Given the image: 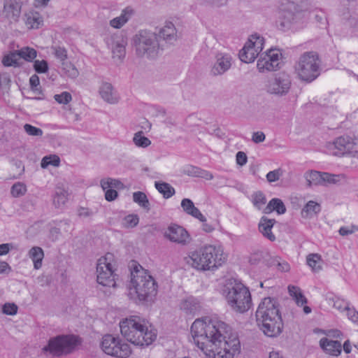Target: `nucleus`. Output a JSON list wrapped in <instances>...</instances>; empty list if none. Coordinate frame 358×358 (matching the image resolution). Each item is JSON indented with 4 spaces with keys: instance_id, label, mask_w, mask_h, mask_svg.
<instances>
[{
    "instance_id": "obj_34",
    "label": "nucleus",
    "mask_w": 358,
    "mask_h": 358,
    "mask_svg": "<svg viewBox=\"0 0 358 358\" xmlns=\"http://www.w3.org/2000/svg\"><path fill=\"white\" fill-rule=\"evenodd\" d=\"M155 188L161 193L164 198L169 199L176 193L174 188L169 183L165 182H155Z\"/></svg>"
},
{
    "instance_id": "obj_44",
    "label": "nucleus",
    "mask_w": 358,
    "mask_h": 358,
    "mask_svg": "<svg viewBox=\"0 0 358 358\" xmlns=\"http://www.w3.org/2000/svg\"><path fill=\"white\" fill-rule=\"evenodd\" d=\"M59 157L55 155H52L44 157L41 160V166L43 169H46L50 165L59 166Z\"/></svg>"
},
{
    "instance_id": "obj_20",
    "label": "nucleus",
    "mask_w": 358,
    "mask_h": 358,
    "mask_svg": "<svg viewBox=\"0 0 358 358\" xmlns=\"http://www.w3.org/2000/svg\"><path fill=\"white\" fill-rule=\"evenodd\" d=\"M101 98L107 103L115 104L118 102L119 97L113 85L109 83H103L99 87Z\"/></svg>"
},
{
    "instance_id": "obj_52",
    "label": "nucleus",
    "mask_w": 358,
    "mask_h": 358,
    "mask_svg": "<svg viewBox=\"0 0 358 358\" xmlns=\"http://www.w3.org/2000/svg\"><path fill=\"white\" fill-rule=\"evenodd\" d=\"M34 68L38 73H44L48 71V64L45 60H35Z\"/></svg>"
},
{
    "instance_id": "obj_63",
    "label": "nucleus",
    "mask_w": 358,
    "mask_h": 358,
    "mask_svg": "<svg viewBox=\"0 0 358 358\" xmlns=\"http://www.w3.org/2000/svg\"><path fill=\"white\" fill-rule=\"evenodd\" d=\"M264 257V253L262 251H258L251 255L250 257V262L252 264H257Z\"/></svg>"
},
{
    "instance_id": "obj_7",
    "label": "nucleus",
    "mask_w": 358,
    "mask_h": 358,
    "mask_svg": "<svg viewBox=\"0 0 358 358\" xmlns=\"http://www.w3.org/2000/svg\"><path fill=\"white\" fill-rule=\"evenodd\" d=\"M225 298L231 308L238 313L248 311L252 306L251 294L243 283L230 280L224 290Z\"/></svg>"
},
{
    "instance_id": "obj_59",
    "label": "nucleus",
    "mask_w": 358,
    "mask_h": 358,
    "mask_svg": "<svg viewBox=\"0 0 358 358\" xmlns=\"http://www.w3.org/2000/svg\"><path fill=\"white\" fill-rule=\"evenodd\" d=\"M358 230V227L356 226H351L350 228L346 227H342L340 228L338 232L341 236H348L357 231Z\"/></svg>"
},
{
    "instance_id": "obj_55",
    "label": "nucleus",
    "mask_w": 358,
    "mask_h": 358,
    "mask_svg": "<svg viewBox=\"0 0 358 358\" xmlns=\"http://www.w3.org/2000/svg\"><path fill=\"white\" fill-rule=\"evenodd\" d=\"M282 171L281 169H275L273 171H269L266 174V180L269 182H273L278 180L280 176L282 175Z\"/></svg>"
},
{
    "instance_id": "obj_46",
    "label": "nucleus",
    "mask_w": 358,
    "mask_h": 358,
    "mask_svg": "<svg viewBox=\"0 0 358 358\" xmlns=\"http://www.w3.org/2000/svg\"><path fill=\"white\" fill-rule=\"evenodd\" d=\"M339 175L322 172V181L321 186H326L329 184H336L339 181Z\"/></svg>"
},
{
    "instance_id": "obj_53",
    "label": "nucleus",
    "mask_w": 358,
    "mask_h": 358,
    "mask_svg": "<svg viewBox=\"0 0 358 358\" xmlns=\"http://www.w3.org/2000/svg\"><path fill=\"white\" fill-rule=\"evenodd\" d=\"M54 99L59 103L67 104L71 101L72 96L69 92H63L59 94H55Z\"/></svg>"
},
{
    "instance_id": "obj_8",
    "label": "nucleus",
    "mask_w": 358,
    "mask_h": 358,
    "mask_svg": "<svg viewBox=\"0 0 358 358\" xmlns=\"http://www.w3.org/2000/svg\"><path fill=\"white\" fill-rule=\"evenodd\" d=\"M295 70L299 78L310 83L320 73V60L318 54L310 51L301 55L295 66Z\"/></svg>"
},
{
    "instance_id": "obj_29",
    "label": "nucleus",
    "mask_w": 358,
    "mask_h": 358,
    "mask_svg": "<svg viewBox=\"0 0 358 358\" xmlns=\"http://www.w3.org/2000/svg\"><path fill=\"white\" fill-rule=\"evenodd\" d=\"M321 210L320 205L314 201H309L301 210V216L305 218L312 217Z\"/></svg>"
},
{
    "instance_id": "obj_21",
    "label": "nucleus",
    "mask_w": 358,
    "mask_h": 358,
    "mask_svg": "<svg viewBox=\"0 0 358 358\" xmlns=\"http://www.w3.org/2000/svg\"><path fill=\"white\" fill-rule=\"evenodd\" d=\"M321 348L327 354L332 356H338L342 351V345L340 341L329 340L322 338L320 341Z\"/></svg>"
},
{
    "instance_id": "obj_62",
    "label": "nucleus",
    "mask_w": 358,
    "mask_h": 358,
    "mask_svg": "<svg viewBox=\"0 0 358 358\" xmlns=\"http://www.w3.org/2000/svg\"><path fill=\"white\" fill-rule=\"evenodd\" d=\"M236 160L237 164L243 166L248 162V157L245 152L239 151L236 153Z\"/></svg>"
},
{
    "instance_id": "obj_36",
    "label": "nucleus",
    "mask_w": 358,
    "mask_h": 358,
    "mask_svg": "<svg viewBox=\"0 0 358 358\" xmlns=\"http://www.w3.org/2000/svg\"><path fill=\"white\" fill-rule=\"evenodd\" d=\"M100 185L103 190H106V189H122L124 187L123 183L117 180L111 178H107L101 179L100 181Z\"/></svg>"
},
{
    "instance_id": "obj_27",
    "label": "nucleus",
    "mask_w": 358,
    "mask_h": 358,
    "mask_svg": "<svg viewBox=\"0 0 358 358\" xmlns=\"http://www.w3.org/2000/svg\"><path fill=\"white\" fill-rule=\"evenodd\" d=\"M304 178L308 187L322 185V172L317 171H307L304 173Z\"/></svg>"
},
{
    "instance_id": "obj_25",
    "label": "nucleus",
    "mask_w": 358,
    "mask_h": 358,
    "mask_svg": "<svg viewBox=\"0 0 358 358\" xmlns=\"http://www.w3.org/2000/svg\"><path fill=\"white\" fill-rule=\"evenodd\" d=\"M273 211H276L279 215L284 214L286 212V207L281 199L278 198L272 199L263 209V212L265 214L271 213Z\"/></svg>"
},
{
    "instance_id": "obj_42",
    "label": "nucleus",
    "mask_w": 358,
    "mask_h": 358,
    "mask_svg": "<svg viewBox=\"0 0 358 358\" xmlns=\"http://www.w3.org/2000/svg\"><path fill=\"white\" fill-rule=\"evenodd\" d=\"M252 202L255 208L262 210L266 203V199L263 192H257L252 195Z\"/></svg>"
},
{
    "instance_id": "obj_17",
    "label": "nucleus",
    "mask_w": 358,
    "mask_h": 358,
    "mask_svg": "<svg viewBox=\"0 0 358 358\" xmlns=\"http://www.w3.org/2000/svg\"><path fill=\"white\" fill-rule=\"evenodd\" d=\"M107 44L112 50L113 57L120 59L124 57L127 38L122 34L117 33L111 35L107 40Z\"/></svg>"
},
{
    "instance_id": "obj_28",
    "label": "nucleus",
    "mask_w": 358,
    "mask_h": 358,
    "mask_svg": "<svg viewBox=\"0 0 358 358\" xmlns=\"http://www.w3.org/2000/svg\"><path fill=\"white\" fill-rule=\"evenodd\" d=\"M29 257L34 262L35 269H39L42 266V260L44 257L43 250L41 248L35 246L29 251Z\"/></svg>"
},
{
    "instance_id": "obj_38",
    "label": "nucleus",
    "mask_w": 358,
    "mask_h": 358,
    "mask_svg": "<svg viewBox=\"0 0 358 358\" xmlns=\"http://www.w3.org/2000/svg\"><path fill=\"white\" fill-rule=\"evenodd\" d=\"M62 71L64 75L71 78L75 79L79 75V71L76 67L71 62H64L62 64Z\"/></svg>"
},
{
    "instance_id": "obj_19",
    "label": "nucleus",
    "mask_w": 358,
    "mask_h": 358,
    "mask_svg": "<svg viewBox=\"0 0 358 358\" xmlns=\"http://www.w3.org/2000/svg\"><path fill=\"white\" fill-rule=\"evenodd\" d=\"M22 2L21 0H5L3 13L10 22H16L21 15Z\"/></svg>"
},
{
    "instance_id": "obj_3",
    "label": "nucleus",
    "mask_w": 358,
    "mask_h": 358,
    "mask_svg": "<svg viewBox=\"0 0 358 358\" xmlns=\"http://www.w3.org/2000/svg\"><path fill=\"white\" fill-rule=\"evenodd\" d=\"M257 325L268 337L280 334L283 324L276 300L271 297L264 298L256 311Z\"/></svg>"
},
{
    "instance_id": "obj_4",
    "label": "nucleus",
    "mask_w": 358,
    "mask_h": 358,
    "mask_svg": "<svg viewBox=\"0 0 358 358\" xmlns=\"http://www.w3.org/2000/svg\"><path fill=\"white\" fill-rule=\"evenodd\" d=\"M122 336L135 345L148 346L157 338L155 329H149L145 320L136 315L130 316L120 322Z\"/></svg>"
},
{
    "instance_id": "obj_49",
    "label": "nucleus",
    "mask_w": 358,
    "mask_h": 358,
    "mask_svg": "<svg viewBox=\"0 0 358 358\" xmlns=\"http://www.w3.org/2000/svg\"><path fill=\"white\" fill-rule=\"evenodd\" d=\"M139 222L137 215H129L126 216L122 222V224L126 228H133L136 227Z\"/></svg>"
},
{
    "instance_id": "obj_24",
    "label": "nucleus",
    "mask_w": 358,
    "mask_h": 358,
    "mask_svg": "<svg viewBox=\"0 0 358 358\" xmlns=\"http://www.w3.org/2000/svg\"><path fill=\"white\" fill-rule=\"evenodd\" d=\"M41 14L36 11H29L25 14V24L29 29H38L43 25Z\"/></svg>"
},
{
    "instance_id": "obj_47",
    "label": "nucleus",
    "mask_w": 358,
    "mask_h": 358,
    "mask_svg": "<svg viewBox=\"0 0 358 358\" xmlns=\"http://www.w3.org/2000/svg\"><path fill=\"white\" fill-rule=\"evenodd\" d=\"M26 192V185L24 183L20 182L15 183L10 189L12 195L15 197L22 196L25 194Z\"/></svg>"
},
{
    "instance_id": "obj_51",
    "label": "nucleus",
    "mask_w": 358,
    "mask_h": 358,
    "mask_svg": "<svg viewBox=\"0 0 358 358\" xmlns=\"http://www.w3.org/2000/svg\"><path fill=\"white\" fill-rule=\"evenodd\" d=\"M51 49L55 56L62 62H64V60L67 58L66 50L60 46H52Z\"/></svg>"
},
{
    "instance_id": "obj_10",
    "label": "nucleus",
    "mask_w": 358,
    "mask_h": 358,
    "mask_svg": "<svg viewBox=\"0 0 358 358\" xmlns=\"http://www.w3.org/2000/svg\"><path fill=\"white\" fill-rule=\"evenodd\" d=\"M304 17L301 7L294 1L287 0L282 5L280 13V26L281 29L290 28L301 22Z\"/></svg>"
},
{
    "instance_id": "obj_16",
    "label": "nucleus",
    "mask_w": 358,
    "mask_h": 358,
    "mask_svg": "<svg viewBox=\"0 0 358 358\" xmlns=\"http://www.w3.org/2000/svg\"><path fill=\"white\" fill-rule=\"evenodd\" d=\"M164 237L170 241L182 246L190 243L192 238L188 231L182 227L178 224H171L164 232Z\"/></svg>"
},
{
    "instance_id": "obj_41",
    "label": "nucleus",
    "mask_w": 358,
    "mask_h": 358,
    "mask_svg": "<svg viewBox=\"0 0 358 358\" xmlns=\"http://www.w3.org/2000/svg\"><path fill=\"white\" fill-rule=\"evenodd\" d=\"M133 142L137 147L147 148L151 144L150 140L143 136V131L136 132L133 138Z\"/></svg>"
},
{
    "instance_id": "obj_33",
    "label": "nucleus",
    "mask_w": 358,
    "mask_h": 358,
    "mask_svg": "<svg viewBox=\"0 0 358 358\" xmlns=\"http://www.w3.org/2000/svg\"><path fill=\"white\" fill-rule=\"evenodd\" d=\"M20 55L19 50L10 52L8 55H5L2 59V63L5 66H20Z\"/></svg>"
},
{
    "instance_id": "obj_23",
    "label": "nucleus",
    "mask_w": 358,
    "mask_h": 358,
    "mask_svg": "<svg viewBox=\"0 0 358 358\" xmlns=\"http://www.w3.org/2000/svg\"><path fill=\"white\" fill-rule=\"evenodd\" d=\"M260 54L261 53L258 52L252 46L246 42L244 47L239 52V58L243 62L251 63L255 61L257 56L259 57Z\"/></svg>"
},
{
    "instance_id": "obj_37",
    "label": "nucleus",
    "mask_w": 358,
    "mask_h": 358,
    "mask_svg": "<svg viewBox=\"0 0 358 358\" xmlns=\"http://www.w3.org/2000/svg\"><path fill=\"white\" fill-rule=\"evenodd\" d=\"M180 308L192 313L197 311L200 308V306L196 299L189 297L182 302Z\"/></svg>"
},
{
    "instance_id": "obj_12",
    "label": "nucleus",
    "mask_w": 358,
    "mask_h": 358,
    "mask_svg": "<svg viewBox=\"0 0 358 358\" xmlns=\"http://www.w3.org/2000/svg\"><path fill=\"white\" fill-rule=\"evenodd\" d=\"M101 345L102 350L106 354L113 357L127 358L131 353L129 344L110 334L103 336Z\"/></svg>"
},
{
    "instance_id": "obj_32",
    "label": "nucleus",
    "mask_w": 358,
    "mask_h": 358,
    "mask_svg": "<svg viewBox=\"0 0 358 358\" xmlns=\"http://www.w3.org/2000/svg\"><path fill=\"white\" fill-rule=\"evenodd\" d=\"M68 192L62 187L57 186L53 199V203L57 208L64 206L68 201Z\"/></svg>"
},
{
    "instance_id": "obj_5",
    "label": "nucleus",
    "mask_w": 358,
    "mask_h": 358,
    "mask_svg": "<svg viewBox=\"0 0 358 358\" xmlns=\"http://www.w3.org/2000/svg\"><path fill=\"white\" fill-rule=\"evenodd\" d=\"M226 261L220 248L208 245L189 252L187 262L198 271H210L217 268Z\"/></svg>"
},
{
    "instance_id": "obj_1",
    "label": "nucleus",
    "mask_w": 358,
    "mask_h": 358,
    "mask_svg": "<svg viewBox=\"0 0 358 358\" xmlns=\"http://www.w3.org/2000/svg\"><path fill=\"white\" fill-rule=\"evenodd\" d=\"M196 345L206 357L234 358L240 352V341L231 327L217 318L196 320L191 327Z\"/></svg>"
},
{
    "instance_id": "obj_14",
    "label": "nucleus",
    "mask_w": 358,
    "mask_h": 358,
    "mask_svg": "<svg viewBox=\"0 0 358 358\" xmlns=\"http://www.w3.org/2000/svg\"><path fill=\"white\" fill-rule=\"evenodd\" d=\"M282 53L278 49L270 48L259 55L257 68L260 73L277 71L280 69Z\"/></svg>"
},
{
    "instance_id": "obj_48",
    "label": "nucleus",
    "mask_w": 358,
    "mask_h": 358,
    "mask_svg": "<svg viewBox=\"0 0 358 358\" xmlns=\"http://www.w3.org/2000/svg\"><path fill=\"white\" fill-rule=\"evenodd\" d=\"M329 301L330 302L329 303H332L334 308L340 311L347 310L348 308V303L338 297L329 298Z\"/></svg>"
},
{
    "instance_id": "obj_30",
    "label": "nucleus",
    "mask_w": 358,
    "mask_h": 358,
    "mask_svg": "<svg viewBox=\"0 0 358 358\" xmlns=\"http://www.w3.org/2000/svg\"><path fill=\"white\" fill-rule=\"evenodd\" d=\"M185 173L194 177H200L208 180L213 179V175L208 171L201 169L196 166H189L185 170Z\"/></svg>"
},
{
    "instance_id": "obj_40",
    "label": "nucleus",
    "mask_w": 358,
    "mask_h": 358,
    "mask_svg": "<svg viewBox=\"0 0 358 358\" xmlns=\"http://www.w3.org/2000/svg\"><path fill=\"white\" fill-rule=\"evenodd\" d=\"M306 262L308 265L312 268L314 272H318L322 269V266L320 264L321 262V257L316 253L310 254L307 256Z\"/></svg>"
},
{
    "instance_id": "obj_2",
    "label": "nucleus",
    "mask_w": 358,
    "mask_h": 358,
    "mask_svg": "<svg viewBox=\"0 0 358 358\" xmlns=\"http://www.w3.org/2000/svg\"><path fill=\"white\" fill-rule=\"evenodd\" d=\"M180 36L175 24L166 22L157 31L141 29L131 38V44L136 57L155 59L164 49L174 45Z\"/></svg>"
},
{
    "instance_id": "obj_61",
    "label": "nucleus",
    "mask_w": 358,
    "mask_h": 358,
    "mask_svg": "<svg viewBox=\"0 0 358 358\" xmlns=\"http://www.w3.org/2000/svg\"><path fill=\"white\" fill-rule=\"evenodd\" d=\"M347 315L348 318L354 323L358 325V312L354 308L347 309Z\"/></svg>"
},
{
    "instance_id": "obj_56",
    "label": "nucleus",
    "mask_w": 358,
    "mask_h": 358,
    "mask_svg": "<svg viewBox=\"0 0 358 358\" xmlns=\"http://www.w3.org/2000/svg\"><path fill=\"white\" fill-rule=\"evenodd\" d=\"M10 76L6 73H3L0 74V87L3 90H8L10 87Z\"/></svg>"
},
{
    "instance_id": "obj_31",
    "label": "nucleus",
    "mask_w": 358,
    "mask_h": 358,
    "mask_svg": "<svg viewBox=\"0 0 358 358\" xmlns=\"http://www.w3.org/2000/svg\"><path fill=\"white\" fill-rule=\"evenodd\" d=\"M288 292L289 295L292 297L298 306H303L307 303V299L303 295L301 289L299 287L294 285H289Z\"/></svg>"
},
{
    "instance_id": "obj_64",
    "label": "nucleus",
    "mask_w": 358,
    "mask_h": 358,
    "mask_svg": "<svg viewBox=\"0 0 358 358\" xmlns=\"http://www.w3.org/2000/svg\"><path fill=\"white\" fill-rule=\"evenodd\" d=\"M266 138L265 134L262 131H256L252 134V140L255 143H259L264 141Z\"/></svg>"
},
{
    "instance_id": "obj_18",
    "label": "nucleus",
    "mask_w": 358,
    "mask_h": 358,
    "mask_svg": "<svg viewBox=\"0 0 358 358\" xmlns=\"http://www.w3.org/2000/svg\"><path fill=\"white\" fill-rule=\"evenodd\" d=\"M232 65V57L228 53L218 52L215 55V60L212 66L210 73L214 76H222L225 73Z\"/></svg>"
},
{
    "instance_id": "obj_50",
    "label": "nucleus",
    "mask_w": 358,
    "mask_h": 358,
    "mask_svg": "<svg viewBox=\"0 0 358 358\" xmlns=\"http://www.w3.org/2000/svg\"><path fill=\"white\" fill-rule=\"evenodd\" d=\"M181 207L183 210L187 214L191 215L194 211L197 208L193 201L189 199H183L181 201Z\"/></svg>"
},
{
    "instance_id": "obj_11",
    "label": "nucleus",
    "mask_w": 358,
    "mask_h": 358,
    "mask_svg": "<svg viewBox=\"0 0 358 358\" xmlns=\"http://www.w3.org/2000/svg\"><path fill=\"white\" fill-rule=\"evenodd\" d=\"M291 87L292 79L290 76L282 71L274 74L268 80L265 85V90L269 94L282 97L288 94Z\"/></svg>"
},
{
    "instance_id": "obj_26",
    "label": "nucleus",
    "mask_w": 358,
    "mask_h": 358,
    "mask_svg": "<svg viewBox=\"0 0 358 358\" xmlns=\"http://www.w3.org/2000/svg\"><path fill=\"white\" fill-rule=\"evenodd\" d=\"M132 13L133 10L127 8L122 11L120 16L112 19L109 24L113 28L120 29L128 22Z\"/></svg>"
},
{
    "instance_id": "obj_39",
    "label": "nucleus",
    "mask_w": 358,
    "mask_h": 358,
    "mask_svg": "<svg viewBox=\"0 0 358 358\" xmlns=\"http://www.w3.org/2000/svg\"><path fill=\"white\" fill-rule=\"evenodd\" d=\"M247 43L252 46L258 52L261 53L264 48V38L260 35L255 34L250 36Z\"/></svg>"
},
{
    "instance_id": "obj_57",
    "label": "nucleus",
    "mask_w": 358,
    "mask_h": 358,
    "mask_svg": "<svg viewBox=\"0 0 358 358\" xmlns=\"http://www.w3.org/2000/svg\"><path fill=\"white\" fill-rule=\"evenodd\" d=\"M17 312V306L14 303H6L3 306V313L6 315H13Z\"/></svg>"
},
{
    "instance_id": "obj_43",
    "label": "nucleus",
    "mask_w": 358,
    "mask_h": 358,
    "mask_svg": "<svg viewBox=\"0 0 358 358\" xmlns=\"http://www.w3.org/2000/svg\"><path fill=\"white\" fill-rule=\"evenodd\" d=\"M20 58L27 62H31L37 56V52L35 49L29 47H24L19 50Z\"/></svg>"
},
{
    "instance_id": "obj_9",
    "label": "nucleus",
    "mask_w": 358,
    "mask_h": 358,
    "mask_svg": "<svg viewBox=\"0 0 358 358\" xmlns=\"http://www.w3.org/2000/svg\"><path fill=\"white\" fill-rule=\"evenodd\" d=\"M80 343V339L76 336L61 335L50 338L43 350L59 357L72 352Z\"/></svg>"
},
{
    "instance_id": "obj_6",
    "label": "nucleus",
    "mask_w": 358,
    "mask_h": 358,
    "mask_svg": "<svg viewBox=\"0 0 358 358\" xmlns=\"http://www.w3.org/2000/svg\"><path fill=\"white\" fill-rule=\"evenodd\" d=\"M129 289L134 290L141 301H152L157 293L156 282L140 265L131 272Z\"/></svg>"
},
{
    "instance_id": "obj_35",
    "label": "nucleus",
    "mask_w": 358,
    "mask_h": 358,
    "mask_svg": "<svg viewBox=\"0 0 358 358\" xmlns=\"http://www.w3.org/2000/svg\"><path fill=\"white\" fill-rule=\"evenodd\" d=\"M133 201L147 211L150 210L149 200L144 192L140 191L134 192Z\"/></svg>"
},
{
    "instance_id": "obj_45",
    "label": "nucleus",
    "mask_w": 358,
    "mask_h": 358,
    "mask_svg": "<svg viewBox=\"0 0 358 358\" xmlns=\"http://www.w3.org/2000/svg\"><path fill=\"white\" fill-rule=\"evenodd\" d=\"M271 265L275 266L277 269L281 272H287L290 269L289 264L280 257H275L271 259Z\"/></svg>"
},
{
    "instance_id": "obj_54",
    "label": "nucleus",
    "mask_w": 358,
    "mask_h": 358,
    "mask_svg": "<svg viewBox=\"0 0 358 358\" xmlns=\"http://www.w3.org/2000/svg\"><path fill=\"white\" fill-rule=\"evenodd\" d=\"M24 129L26 133L29 136H41L43 135V131L40 128L34 127L29 124H25L24 125Z\"/></svg>"
},
{
    "instance_id": "obj_58",
    "label": "nucleus",
    "mask_w": 358,
    "mask_h": 358,
    "mask_svg": "<svg viewBox=\"0 0 358 358\" xmlns=\"http://www.w3.org/2000/svg\"><path fill=\"white\" fill-rule=\"evenodd\" d=\"M347 22L352 31L358 34V19L356 17L351 16L348 19Z\"/></svg>"
},
{
    "instance_id": "obj_60",
    "label": "nucleus",
    "mask_w": 358,
    "mask_h": 358,
    "mask_svg": "<svg viewBox=\"0 0 358 358\" xmlns=\"http://www.w3.org/2000/svg\"><path fill=\"white\" fill-rule=\"evenodd\" d=\"M105 191V199L108 201H112L117 199L118 194L117 192L113 189H106Z\"/></svg>"
},
{
    "instance_id": "obj_15",
    "label": "nucleus",
    "mask_w": 358,
    "mask_h": 358,
    "mask_svg": "<svg viewBox=\"0 0 358 358\" xmlns=\"http://www.w3.org/2000/svg\"><path fill=\"white\" fill-rule=\"evenodd\" d=\"M355 147L354 140L348 136H340L336 138L333 142L327 144V148L328 151L335 156H344L345 155L352 154L353 157L358 155V152L353 153Z\"/></svg>"
},
{
    "instance_id": "obj_22",
    "label": "nucleus",
    "mask_w": 358,
    "mask_h": 358,
    "mask_svg": "<svg viewBox=\"0 0 358 358\" xmlns=\"http://www.w3.org/2000/svg\"><path fill=\"white\" fill-rule=\"evenodd\" d=\"M275 223L274 219H268L266 217H262L258 224L259 231L263 235V236L270 241H275V236L272 232V228Z\"/></svg>"
},
{
    "instance_id": "obj_13",
    "label": "nucleus",
    "mask_w": 358,
    "mask_h": 358,
    "mask_svg": "<svg viewBox=\"0 0 358 358\" xmlns=\"http://www.w3.org/2000/svg\"><path fill=\"white\" fill-rule=\"evenodd\" d=\"M112 254L108 253L106 256L101 257L96 265V280L99 285L105 287H116L115 273L113 266L110 262L112 259Z\"/></svg>"
}]
</instances>
